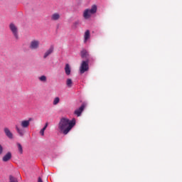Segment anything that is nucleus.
<instances>
[{
  "mask_svg": "<svg viewBox=\"0 0 182 182\" xmlns=\"http://www.w3.org/2000/svg\"><path fill=\"white\" fill-rule=\"evenodd\" d=\"M75 124L76 119H75L70 120L66 117L61 118L58 124L60 133H62L63 134H68V133H69V132L73 129Z\"/></svg>",
  "mask_w": 182,
  "mask_h": 182,
  "instance_id": "obj_1",
  "label": "nucleus"
},
{
  "mask_svg": "<svg viewBox=\"0 0 182 182\" xmlns=\"http://www.w3.org/2000/svg\"><path fill=\"white\" fill-rule=\"evenodd\" d=\"M31 122H32V118H29L28 120L21 121V127L22 128H20L18 127V125H16V130L19 136H22L23 134H25V130H23V129H28L29 127V124H31Z\"/></svg>",
  "mask_w": 182,
  "mask_h": 182,
  "instance_id": "obj_2",
  "label": "nucleus"
},
{
  "mask_svg": "<svg viewBox=\"0 0 182 182\" xmlns=\"http://www.w3.org/2000/svg\"><path fill=\"white\" fill-rule=\"evenodd\" d=\"M97 12V6L96 5H93L91 9H87L85 10L83 16L85 19H89L92 15L96 14Z\"/></svg>",
  "mask_w": 182,
  "mask_h": 182,
  "instance_id": "obj_3",
  "label": "nucleus"
},
{
  "mask_svg": "<svg viewBox=\"0 0 182 182\" xmlns=\"http://www.w3.org/2000/svg\"><path fill=\"white\" fill-rule=\"evenodd\" d=\"M89 70V59L82 60L80 66V73L83 75L85 72Z\"/></svg>",
  "mask_w": 182,
  "mask_h": 182,
  "instance_id": "obj_4",
  "label": "nucleus"
},
{
  "mask_svg": "<svg viewBox=\"0 0 182 182\" xmlns=\"http://www.w3.org/2000/svg\"><path fill=\"white\" fill-rule=\"evenodd\" d=\"M9 28H10L11 31L12 32L14 38L16 40L19 39V35L18 33V27H16V26H15V24H14V23H10Z\"/></svg>",
  "mask_w": 182,
  "mask_h": 182,
  "instance_id": "obj_5",
  "label": "nucleus"
},
{
  "mask_svg": "<svg viewBox=\"0 0 182 182\" xmlns=\"http://www.w3.org/2000/svg\"><path fill=\"white\" fill-rule=\"evenodd\" d=\"M40 42L38 40H33L30 43L29 48L31 50H36V49H39Z\"/></svg>",
  "mask_w": 182,
  "mask_h": 182,
  "instance_id": "obj_6",
  "label": "nucleus"
},
{
  "mask_svg": "<svg viewBox=\"0 0 182 182\" xmlns=\"http://www.w3.org/2000/svg\"><path fill=\"white\" fill-rule=\"evenodd\" d=\"M85 107H86V105L82 104L78 109L75 110L74 114L79 117L82 114V112L85 110Z\"/></svg>",
  "mask_w": 182,
  "mask_h": 182,
  "instance_id": "obj_7",
  "label": "nucleus"
},
{
  "mask_svg": "<svg viewBox=\"0 0 182 182\" xmlns=\"http://www.w3.org/2000/svg\"><path fill=\"white\" fill-rule=\"evenodd\" d=\"M4 132L6 134V136L9 138V139H14V134H12V132H11L10 129H9L8 127H5L4 129Z\"/></svg>",
  "mask_w": 182,
  "mask_h": 182,
  "instance_id": "obj_8",
  "label": "nucleus"
},
{
  "mask_svg": "<svg viewBox=\"0 0 182 182\" xmlns=\"http://www.w3.org/2000/svg\"><path fill=\"white\" fill-rule=\"evenodd\" d=\"M53 50H54L53 46L50 47L49 49L47 50L44 53L43 58L46 59L48 56H49L50 55H52V53H53Z\"/></svg>",
  "mask_w": 182,
  "mask_h": 182,
  "instance_id": "obj_9",
  "label": "nucleus"
},
{
  "mask_svg": "<svg viewBox=\"0 0 182 182\" xmlns=\"http://www.w3.org/2000/svg\"><path fill=\"white\" fill-rule=\"evenodd\" d=\"M80 56L82 59H86V60H87V59H89V53L87 52V50L83 49L80 52Z\"/></svg>",
  "mask_w": 182,
  "mask_h": 182,
  "instance_id": "obj_10",
  "label": "nucleus"
},
{
  "mask_svg": "<svg viewBox=\"0 0 182 182\" xmlns=\"http://www.w3.org/2000/svg\"><path fill=\"white\" fill-rule=\"evenodd\" d=\"M12 159V154L11 152H8L2 159L3 161H9V160Z\"/></svg>",
  "mask_w": 182,
  "mask_h": 182,
  "instance_id": "obj_11",
  "label": "nucleus"
},
{
  "mask_svg": "<svg viewBox=\"0 0 182 182\" xmlns=\"http://www.w3.org/2000/svg\"><path fill=\"white\" fill-rule=\"evenodd\" d=\"M50 19L51 21H59V19H60V14L58 13H55L51 15Z\"/></svg>",
  "mask_w": 182,
  "mask_h": 182,
  "instance_id": "obj_12",
  "label": "nucleus"
},
{
  "mask_svg": "<svg viewBox=\"0 0 182 182\" xmlns=\"http://www.w3.org/2000/svg\"><path fill=\"white\" fill-rule=\"evenodd\" d=\"M90 38V31L87 30L84 35V42L86 43L87 42V40Z\"/></svg>",
  "mask_w": 182,
  "mask_h": 182,
  "instance_id": "obj_13",
  "label": "nucleus"
},
{
  "mask_svg": "<svg viewBox=\"0 0 182 182\" xmlns=\"http://www.w3.org/2000/svg\"><path fill=\"white\" fill-rule=\"evenodd\" d=\"M70 72H72L70 65L69 64H66L65 67V75H67V76H69L70 75Z\"/></svg>",
  "mask_w": 182,
  "mask_h": 182,
  "instance_id": "obj_14",
  "label": "nucleus"
},
{
  "mask_svg": "<svg viewBox=\"0 0 182 182\" xmlns=\"http://www.w3.org/2000/svg\"><path fill=\"white\" fill-rule=\"evenodd\" d=\"M66 85H67V87H72V86H73V81H72V79L70 78L67 79Z\"/></svg>",
  "mask_w": 182,
  "mask_h": 182,
  "instance_id": "obj_15",
  "label": "nucleus"
},
{
  "mask_svg": "<svg viewBox=\"0 0 182 182\" xmlns=\"http://www.w3.org/2000/svg\"><path fill=\"white\" fill-rule=\"evenodd\" d=\"M17 147L20 154H22L23 153V148H22V145L19 143H17Z\"/></svg>",
  "mask_w": 182,
  "mask_h": 182,
  "instance_id": "obj_16",
  "label": "nucleus"
},
{
  "mask_svg": "<svg viewBox=\"0 0 182 182\" xmlns=\"http://www.w3.org/2000/svg\"><path fill=\"white\" fill-rule=\"evenodd\" d=\"M59 102H60V99L59 98V97H57L54 99L53 105H54V106H56V105H58Z\"/></svg>",
  "mask_w": 182,
  "mask_h": 182,
  "instance_id": "obj_17",
  "label": "nucleus"
},
{
  "mask_svg": "<svg viewBox=\"0 0 182 182\" xmlns=\"http://www.w3.org/2000/svg\"><path fill=\"white\" fill-rule=\"evenodd\" d=\"M10 182H18V179L12 176H9Z\"/></svg>",
  "mask_w": 182,
  "mask_h": 182,
  "instance_id": "obj_18",
  "label": "nucleus"
},
{
  "mask_svg": "<svg viewBox=\"0 0 182 182\" xmlns=\"http://www.w3.org/2000/svg\"><path fill=\"white\" fill-rule=\"evenodd\" d=\"M39 80H41V82H46V76L45 75H42L39 77Z\"/></svg>",
  "mask_w": 182,
  "mask_h": 182,
  "instance_id": "obj_19",
  "label": "nucleus"
},
{
  "mask_svg": "<svg viewBox=\"0 0 182 182\" xmlns=\"http://www.w3.org/2000/svg\"><path fill=\"white\" fill-rule=\"evenodd\" d=\"M77 25H79V21L75 22V23H73V28L74 29H76Z\"/></svg>",
  "mask_w": 182,
  "mask_h": 182,
  "instance_id": "obj_20",
  "label": "nucleus"
},
{
  "mask_svg": "<svg viewBox=\"0 0 182 182\" xmlns=\"http://www.w3.org/2000/svg\"><path fill=\"white\" fill-rule=\"evenodd\" d=\"M4 153V148L2 147V145L0 144V156Z\"/></svg>",
  "mask_w": 182,
  "mask_h": 182,
  "instance_id": "obj_21",
  "label": "nucleus"
},
{
  "mask_svg": "<svg viewBox=\"0 0 182 182\" xmlns=\"http://www.w3.org/2000/svg\"><path fill=\"white\" fill-rule=\"evenodd\" d=\"M40 134H41V136H45V130L41 129V130L40 131Z\"/></svg>",
  "mask_w": 182,
  "mask_h": 182,
  "instance_id": "obj_22",
  "label": "nucleus"
},
{
  "mask_svg": "<svg viewBox=\"0 0 182 182\" xmlns=\"http://www.w3.org/2000/svg\"><path fill=\"white\" fill-rule=\"evenodd\" d=\"M38 182H43V181L42 180V178L38 177Z\"/></svg>",
  "mask_w": 182,
  "mask_h": 182,
  "instance_id": "obj_23",
  "label": "nucleus"
},
{
  "mask_svg": "<svg viewBox=\"0 0 182 182\" xmlns=\"http://www.w3.org/2000/svg\"><path fill=\"white\" fill-rule=\"evenodd\" d=\"M44 127H46V129L48 128V122L46 123V125L44 126Z\"/></svg>",
  "mask_w": 182,
  "mask_h": 182,
  "instance_id": "obj_24",
  "label": "nucleus"
},
{
  "mask_svg": "<svg viewBox=\"0 0 182 182\" xmlns=\"http://www.w3.org/2000/svg\"><path fill=\"white\" fill-rule=\"evenodd\" d=\"M44 127H46V129L48 128V122L46 123V125L44 126Z\"/></svg>",
  "mask_w": 182,
  "mask_h": 182,
  "instance_id": "obj_25",
  "label": "nucleus"
},
{
  "mask_svg": "<svg viewBox=\"0 0 182 182\" xmlns=\"http://www.w3.org/2000/svg\"><path fill=\"white\" fill-rule=\"evenodd\" d=\"M42 129L45 132L46 130V127H44Z\"/></svg>",
  "mask_w": 182,
  "mask_h": 182,
  "instance_id": "obj_26",
  "label": "nucleus"
}]
</instances>
